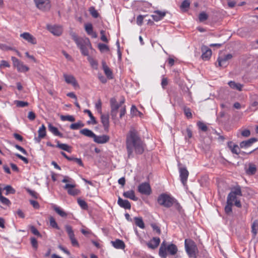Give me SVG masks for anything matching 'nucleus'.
<instances>
[{"mask_svg": "<svg viewBox=\"0 0 258 258\" xmlns=\"http://www.w3.org/2000/svg\"><path fill=\"white\" fill-rule=\"evenodd\" d=\"M125 144L128 158L133 157L134 152L142 154L144 151L145 145L134 128H132L127 134Z\"/></svg>", "mask_w": 258, "mask_h": 258, "instance_id": "f257e3e1", "label": "nucleus"}, {"mask_svg": "<svg viewBox=\"0 0 258 258\" xmlns=\"http://www.w3.org/2000/svg\"><path fill=\"white\" fill-rule=\"evenodd\" d=\"M178 251L177 246L172 243L163 241L159 249V255L161 258H167L168 255H175Z\"/></svg>", "mask_w": 258, "mask_h": 258, "instance_id": "f03ea898", "label": "nucleus"}, {"mask_svg": "<svg viewBox=\"0 0 258 258\" xmlns=\"http://www.w3.org/2000/svg\"><path fill=\"white\" fill-rule=\"evenodd\" d=\"M73 40L76 43L77 46L80 48L82 54L85 56L89 55V48H91V42L88 38L79 37L76 34L72 35Z\"/></svg>", "mask_w": 258, "mask_h": 258, "instance_id": "7ed1b4c3", "label": "nucleus"}, {"mask_svg": "<svg viewBox=\"0 0 258 258\" xmlns=\"http://www.w3.org/2000/svg\"><path fill=\"white\" fill-rule=\"evenodd\" d=\"M185 249L189 257L197 258L199 250L196 243L191 239L184 240Z\"/></svg>", "mask_w": 258, "mask_h": 258, "instance_id": "20e7f679", "label": "nucleus"}, {"mask_svg": "<svg viewBox=\"0 0 258 258\" xmlns=\"http://www.w3.org/2000/svg\"><path fill=\"white\" fill-rule=\"evenodd\" d=\"M175 201V199L166 194H162L160 195L157 199L158 204L166 208H170L172 207Z\"/></svg>", "mask_w": 258, "mask_h": 258, "instance_id": "39448f33", "label": "nucleus"}, {"mask_svg": "<svg viewBox=\"0 0 258 258\" xmlns=\"http://www.w3.org/2000/svg\"><path fill=\"white\" fill-rule=\"evenodd\" d=\"M11 59L14 66L17 68L19 72L24 73L28 71L29 68L16 57L12 56Z\"/></svg>", "mask_w": 258, "mask_h": 258, "instance_id": "423d86ee", "label": "nucleus"}, {"mask_svg": "<svg viewBox=\"0 0 258 258\" xmlns=\"http://www.w3.org/2000/svg\"><path fill=\"white\" fill-rule=\"evenodd\" d=\"M138 190L140 194L147 196L150 195L152 192L150 185L148 182H143L139 184Z\"/></svg>", "mask_w": 258, "mask_h": 258, "instance_id": "0eeeda50", "label": "nucleus"}, {"mask_svg": "<svg viewBox=\"0 0 258 258\" xmlns=\"http://www.w3.org/2000/svg\"><path fill=\"white\" fill-rule=\"evenodd\" d=\"M36 7L42 11H47L50 8L49 0H34Z\"/></svg>", "mask_w": 258, "mask_h": 258, "instance_id": "6e6552de", "label": "nucleus"}, {"mask_svg": "<svg viewBox=\"0 0 258 258\" xmlns=\"http://www.w3.org/2000/svg\"><path fill=\"white\" fill-rule=\"evenodd\" d=\"M179 172L180 180L184 186L186 184L187 180L189 175L188 171L186 167H179Z\"/></svg>", "mask_w": 258, "mask_h": 258, "instance_id": "1a4fd4ad", "label": "nucleus"}, {"mask_svg": "<svg viewBox=\"0 0 258 258\" xmlns=\"http://www.w3.org/2000/svg\"><path fill=\"white\" fill-rule=\"evenodd\" d=\"M66 230L68 233L69 238L71 241L72 244L74 246H78L79 243L77 239L75 237V234L72 228L70 225H66L65 226Z\"/></svg>", "mask_w": 258, "mask_h": 258, "instance_id": "9d476101", "label": "nucleus"}, {"mask_svg": "<svg viewBox=\"0 0 258 258\" xmlns=\"http://www.w3.org/2000/svg\"><path fill=\"white\" fill-rule=\"evenodd\" d=\"M233 203L237 207L240 208L241 207V203L239 200H237L236 196L234 195L233 193L230 192L227 196L226 203L233 205Z\"/></svg>", "mask_w": 258, "mask_h": 258, "instance_id": "9b49d317", "label": "nucleus"}, {"mask_svg": "<svg viewBox=\"0 0 258 258\" xmlns=\"http://www.w3.org/2000/svg\"><path fill=\"white\" fill-rule=\"evenodd\" d=\"M63 78L65 82L69 84H71L75 88L79 87V84L75 78L72 75L63 74Z\"/></svg>", "mask_w": 258, "mask_h": 258, "instance_id": "f8f14e48", "label": "nucleus"}, {"mask_svg": "<svg viewBox=\"0 0 258 258\" xmlns=\"http://www.w3.org/2000/svg\"><path fill=\"white\" fill-rule=\"evenodd\" d=\"M232 55L231 54H228L223 57H219L218 58L219 66L222 67H226L228 64V60L231 59Z\"/></svg>", "mask_w": 258, "mask_h": 258, "instance_id": "ddd939ff", "label": "nucleus"}, {"mask_svg": "<svg viewBox=\"0 0 258 258\" xmlns=\"http://www.w3.org/2000/svg\"><path fill=\"white\" fill-rule=\"evenodd\" d=\"M20 37L31 44H36L37 43V40L35 37L28 32H24L21 34Z\"/></svg>", "mask_w": 258, "mask_h": 258, "instance_id": "4468645a", "label": "nucleus"}, {"mask_svg": "<svg viewBox=\"0 0 258 258\" xmlns=\"http://www.w3.org/2000/svg\"><path fill=\"white\" fill-rule=\"evenodd\" d=\"M75 184H66L64 186V188L67 190L69 195L74 196L78 195L79 192L78 189L75 188Z\"/></svg>", "mask_w": 258, "mask_h": 258, "instance_id": "2eb2a0df", "label": "nucleus"}, {"mask_svg": "<svg viewBox=\"0 0 258 258\" xmlns=\"http://www.w3.org/2000/svg\"><path fill=\"white\" fill-rule=\"evenodd\" d=\"M202 58L205 60H208L210 59L212 55V51L207 46H203L202 47Z\"/></svg>", "mask_w": 258, "mask_h": 258, "instance_id": "dca6fc26", "label": "nucleus"}, {"mask_svg": "<svg viewBox=\"0 0 258 258\" xmlns=\"http://www.w3.org/2000/svg\"><path fill=\"white\" fill-rule=\"evenodd\" d=\"M101 121L103 124L104 131L108 132L109 127V115L108 114H101Z\"/></svg>", "mask_w": 258, "mask_h": 258, "instance_id": "f3484780", "label": "nucleus"}, {"mask_svg": "<svg viewBox=\"0 0 258 258\" xmlns=\"http://www.w3.org/2000/svg\"><path fill=\"white\" fill-rule=\"evenodd\" d=\"M109 138L107 135L97 136L95 135L93 140L98 144H104L109 141Z\"/></svg>", "mask_w": 258, "mask_h": 258, "instance_id": "a211bd4d", "label": "nucleus"}, {"mask_svg": "<svg viewBox=\"0 0 258 258\" xmlns=\"http://www.w3.org/2000/svg\"><path fill=\"white\" fill-rule=\"evenodd\" d=\"M160 243V239L159 237H153L147 243V245L149 248L154 249L156 248Z\"/></svg>", "mask_w": 258, "mask_h": 258, "instance_id": "6ab92c4d", "label": "nucleus"}, {"mask_svg": "<svg viewBox=\"0 0 258 258\" xmlns=\"http://www.w3.org/2000/svg\"><path fill=\"white\" fill-rule=\"evenodd\" d=\"M85 29L87 33L92 36L94 38L97 37V34L95 32H94L93 26L91 23H87L85 25Z\"/></svg>", "mask_w": 258, "mask_h": 258, "instance_id": "aec40b11", "label": "nucleus"}, {"mask_svg": "<svg viewBox=\"0 0 258 258\" xmlns=\"http://www.w3.org/2000/svg\"><path fill=\"white\" fill-rule=\"evenodd\" d=\"M48 29L54 35L59 36L62 33V28L59 26H48Z\"/></svg>", "mask_w": 258, "mask_h": 258, "instance_id": "412c9836", "label": "nucleus"}, {"mask_svg": "<svg viewBox=\"0 0 258 258\" xmlns=\"http://www.w3.org/2000/svg\"><path fill=\"white\" fill-rule=\"evenodd\" d=\"M118 205L121 208L125 209H131V205L128 201L122 199L120 197L118 198Z\"/></svg>", "mask_w": 258, "mask_h": 258, "instance_id": "4be33fe9", "label": "nucleus"}, {"mask_svg": "<svg viewBox=\"0 0 258 258\" xmlns=\"http://www.w3.org/2000/svg\"><path fill=\"white\" fill-rule=\"evenodd\" d=\"M165 15V12L160 11H155L151 16L155 21L158 22L162 20Z\"/></svg>", "mask_w": 258, "mask_h": 258, "instance_id": "5701e85b", "label": "nucleus"}, {"mask_svg": "<svg viewBox=\"0 0 258 258\" xmlns=\"http://www.w3.org/2000/svg\"><path fill=\"white\" fill-rule=\"evenodd\" d=\"M102 69L104 71V72L109 79H111L113 78L112 72L111 70L109 68V67L106 64L105 61H102Z\"/></svg>", "mask_w": 258, "mask_h": 258, "instance_id": "b1692460", "label": "nucleus"}, {"mask_svg": "<svg viewBox=\"0 0 258 258\" xmlns=\"http://www.w3.org/2000/svg\"><path fill=\"white\" fill-rule=\"evenodd\" d=\"M48 130L54 136H58L60 138L63 137L62 134L60 133L57 127L54 126L51 123H48Z\"/></svg>", "mask_w": 258, "mask_h": 258, "instance_id": "393cba45", "label": "nucleus"}, {"mask_svg": "<svg viewBox=\"0 0 258 258\" xmlns=\"http://www.w3.org/2000/svg\"><path fill=\"white\" fill-rule=\"evenodd\" d=\"M51 208L55 212L61 217H66L68 216L67 213L64 212L60 207L56 205L52 204Z\"/></svg>", "mask_w": 258, "mask_h": 258, "instance_id": "a878e982", "label": "nucleus"}, {"mask_svg": "<svg viewBox=\"0 0 258 258\" xmlns=\"http://www.w3.org/2000/svg\"><path fill=\"white\" fill-rule=\"evenodd\" d=\"M228 147L233 154L238 155L240 153V149L237 145L233 144L232 142H228Z\"/></svg>", "mask_w": 258, "mask_h": 258, "instance_id": "bb28decb", "label": "nucleus"}, {"mask_svg": "<svg viewBox=\"0 0 258 258\" xmlns=\"http://www.w3.org/2000/svg\"><path fill=\"white\" fill-rule=\"evenodd\" d=\"M256 141V139L255 138H251L248 140L244 141L240 143V147L241 148H246L249 147L252 145V144Z\"/></svg>", "mask_w": 258, "mask_h": 258, "instance_id": "cd10ccee", "label": "nucleus"}, {"mask_svg": "<svg viewBox=\"0 0 258 258\" xmlns=\"http://www.w3.org/2000/svg\"><path fill=\"white\" fill-rule=\"evenodd\" d=\"M112 246L116 249H123L125 247V244L123 241L120 239H116L111 242Z\"/></svg>", "mask_w": 258, "mask_h": 258, "instance_id": "c85d7f7f", "label": "nucleus"}, {"mask_svg": "<svg viewBox=\"0 0 258 258\" xmlns=\"http://www.w3.org/2000/svg\"><path fill=\"white\" fill-rule=\"evenodd\" d=\"M123 196L124 197L130 199L134 201H137L138 200V198L136 197L135 191L133 190H130L124 192L123 193Z\"/></svg>", "mask_w": 258, "mask_h": 258, "instance_id": "c756f323", "label": "nucleus"}, {"mask_svg": "<svg viewBox=\"0 0 258 258\" xmlns=\"http://www.w3.org/2000/svg\"><path fill=\"white\" fill-rule=\"evenodd\" d=\"M80 133L86 137L94 139L95 134L91 130L88 128H84L80 131Z\"/></svg>", "mask_w": 258, "mask_h": 258, "instance_id": "7c9ffc66", "label": "nucleus"}, {"mask_svg": "<svg viewBox=\"0 0 258 258\" xmlns=\"http://www.w3.org/2000/svg\"><path fill=\"white\" fill-rule=\"evenodd\" d=\"M38 133V138H39L38 142H39L41 139L44 138L46 136V127L44 124H42L41 126L39 127Z\"/></svg>", "mask_w": 258, "mask_h": 258, "instance_id": "2f4dec72", "label": "nucleus"}, {"mask_svg": "<svg viewBox=\"0 0 258 258\" xmlns=\"http://www.w3.org/2000/svg\"><path fill=\"white\" fill-rule=\"evenodd\" d=\"M256 171V166L252 163L248 165V168L246 170V173L248 175L254 174Z\"/></svg>", "mask_w": 258, "mask_h": 258, "instance_id": "473e14b6", "label": "nucleus"}, {"mask_svg": "<svg viewBox=\"0 0 258 258\" xmlns=\"http://www.w3.org/2000/svg\"><path fill=\"white\" fill-rule=\"evenodd\" d=\"M228 84L231 88L238 91H241L243 87L242 85L239 83H236L234 81H230Z\"/></svg>", "mask_w": 258, "mask_h": 258, "instance_id": "72a5a7b5", "label": "nucleus"}, {"mask_svg": "<svg viewBox=\"0 0 258 258\" xmlns=\"http://www.w3.org/2000/svg\"><path fill=\"white\" fill-rule=\"evenodd\" d=\"M57 144L56 145V147L68 152H71V147L70 146L66 144L60 143L59 141H57Z\"/></svg>", "mask_w": 258, "mask_h": 258, "instance_id": "f704fd0d", "label": "nucleus"}, {"mask_svg": "<svg viewBox=\"0 0 258 258\" xmlns=\"http://www.w3.org/2000/svg\"><path fill=\"white\" fill-rule=\"evenodd\" d=\"M134 220L136 225L141 229L145 228V224L143 219L141 217H135Z\"/></svg>", "mask_w": 258, "mask_h": 258, "instance_id": "c9c22d12", "label": "nucleus"}, {"mask_svg": "<svg viewBox=\"0 0 258 258\" xmlns=\"http://www.w3.org/2000/svg\"><path fill=\"white\" fill-rule=\"evenodd\" d=\"M84 126V124L81 121H79L76 123H72L70 125V128L72 130H78Z\"/></svg>", "mask_w": 258, "mask_h": 258, "instance_id": "e433bc0d", "label": "nucleus"}, {"mask_svg": "<svg viewBox=\"0 0 258 258\" xmlns=\"http://www.w3.org/2000/svg\"><path fill=\"white\" fill-rule=\"evenodd\" d=\"M88 60L89 61L90 65L93 69L95 70H97L98 69V64L97 61L95 59H94L91 56H88Z\"/></svg>", "mask_w": 258, "mask_h": 258, "instance_id": "4c0bfd02", "label": "nucleus"}, {"mask_svg": "<svg viewBox=\"0 0 258 258\" xmlns=\"http://www.w3.org/2000/svg\"><path fill=\"white\" fill-rule=\"evenodd\" d=\"M98 48L101 52L109 51V47L107 45L103 43H99L98 44Z\"/></svg>", "mask_w": 258, "mask_h": 258, "instance_id": "58836bf2", "label": "nucleus"}, {"mask_svg": "<svg viewBox=\"0 0 258 258\" xmlns=\"http://www.w3.org/2000/svg\"><path fill=\"white\" fill-rule=\"evenodd\" d=\"M257 109H258V101H254L250 104L247 110L255 111Z\"/></svg>", "mask_w": 258, "mask_h": 258, "instance_id": "ea45409f", "label": "nucleus"}, {"mask_svg": "<svg viewBox=\"0 0 258 258\" xmlns=\"http://www.w3.org/2000/svg\"><path fill=\"white\" fill-rule=\"evenodd\" d=\"M84 112L87 113V114H88L89 117H90L91 120V123L93 124H96L97 123V121L95 119V118L93 116L92 113L90 111V110L86 109L84 110ZM88 123L90 124L91 123V122L90 121H88Z\"/></svg>", "mask_w": 258, "mask_h": 258, "instance_id": "a19ab883", "label": "nucleus"}, {"mask_svg": "<svg viewBox=\"0 0 258 258\" xmlns=\"http://www.w3.org/2000/svg\"><path fill=\"white\" fill-rule=\"evenodd\" d=\"M110 105H111V109L116 110L118 109L119 107L120 106V104H119L115 99L112 98L110 100Z\"/></svg>", "mask_w": 258, "mask_h": 258, "instance_id": "79ce46f5", "label": "nucleus"}, {"mask_svg": "<svg viewBox=\"0 0 258 258\" xmlns=\"http://www.w3.org/2000/svg\"><path fill=\"white\" fill-rule=\"evenodd\" d=\"M14 103L16 104L17 107H24L26 106H28L29 103L28 102L20 101V100H15L14 101Z\"/></svg>", "mask_w": 258, "mask_h": 258, "instance_id": "37998d69", "label": "nucleus"}, {"mask_svg": "<svg viewBox=\"0 0 258 258\" xmlns=\"http://www.w3.org/2000/svg\"><path fill=\"white\" fill-rule=\"evenodd\" d=\"M257 227H258V220H255L251 225V232L254 237L255 236L257 233Z\"/></svg>", "mask_w": 258, "mask_h": 258, "instance_id": "c03bdc74", "label": "nucleus"}, {"mask_svg": "<svg viewBox=\"0 0 258 258\" xmlns=\"http://www.w3.org/2000/svg\"><path fill=\"white\" fill-rule=\"evenodd\" d=\"M49 222L50 225L51 227L55 228L58 230L59 229V226H58L56 222L55 221V219L53 217H50L49 218Z\"/></svg>", "mask_w": 258, "mask_h": 258, "instance_id": "a18cd8bd", "label": "nucleus"}, {"mask_svg": "<svg viewBox=\"0 0 258 258\" xmlns=\"http://www.w3.org/2000/svg\"><path fill=\"white\" fill-rule=\"evenodd\" d=\"M69 161H73L81 166H83V163L81 158H75L74 156L70 157V159H69Z\"/></svg>", "mask_w": 258, "mask_h": 258, "instance_id": "49530a36", "label": "nucleus"}, {"mask_svg": "<svg viewBox=\"0 0 258 258\" xmlns=\"http://www.w3.org/2000/svg\"><path fill=\"white\" fill-rule=\"evenodd\" d=\"M60 119L62 121H74L75 120V117L73 115H61Z\"/></svg>", "mask_w": 258, "mask_h": 258, "instance_id": "de8ad7c7", "label": "nucleus"}, {"mask_svg": "<svg viewBox=\"0 0 258 258\" xmlns=\"http://www.w3.org/2000/svg\"><path fill=\"white\" fill-rule=\"evenodd\" d=\"M197 126L203 132H205L208 130V127L206 124L202 121H198L197 122Z\"/></svg>", "mask_w": 258, "mask_h": 258, "instance_id": "09e8293b", "label": "nucleus"}, {"mask_svg": "<svg viewBox=\"0 0 258 258\" xmlns=\"http://www.w3.org/2000/svg\"><path fill=\"white\" fill-rule=\"evenodd\" d=\"M0 202L5 205L9 206L11 204L10 201L7 198L3 196L2 193L0 195Z\"/></svg>", "mask_w": 258, "mask_h": 258, "instance_id": "8fccbe9b", "label": "nucleus"}, {"mask_svg": "<svg viewBox=\"0 0 258 258\" xmlns=\"http://www.w3.org/2000/svg\"><path fill=\"white\" fill-rule=\"evenodd\" d=\"M89 11L93 17L97 18L98 17L99 14L94 7H90L89 8Z\"/></svg>", "mask_w": 258, "mask_h": 258, "instance_id": "3c124183", "label": "nucleus"}, {"mask_svg": "<svg viewBox=\"0 0 258 258\" xmlns=\"http://www.w3.org/2000/svg\"><path fill=\"white\" fill-rule=\"evenodd\" d=\"M26 190L33 198L37 199L38 198L39 195L35 191L31 190L28 188H26Z\"/></svg>", "mask_w": 258, "mask_h": 258, "instance_id": "603ef678", "label": "nucleus"}, {"mask_svg": "<svg viewBox=\"0 0 258 258\" xmlns=\"http://www.w3.org/2000/svg\"><path fill=\"white\" fill-rule=\"evenodd\" d=\"M230 193H233V194H234V195H236V196H242L241 190L240 187L239 186L235 187L233 189V190L230 192Z\"/></svg>", "mask_w": 258, "mask_h": 258, "instance_id": "864d4df0", "label": "nucleus"}, {"mask_svg": "<svg viewBox=\"0 0 258 258\" xmlns=\"http://www.w3.org/2000/svg\"><path fill=\"white\" fill-rule=\"evenodd\" d=\"M233 205L230 204H227L225 207V213L228 215H230L232 214V207Z\"/></svg>", "mask_w": 258, "mask_h": 258, "instance_id": "5fc2aeb1", "label": "nucleus"}, {"mask_svg": "<svg viewBox=\"0 0 258 258\" xmlns=\"http://www.w3.org/2000/svg\"><path fill=\"white\" fill-rule=\"evenodd\" d=\"M4 189L6 191V195H9V194H13L15 192V190L11 185H7L5 187Z\"/></svg>", "mask_w": 258, "mask_h": 258, "instance_id": "6e6d98bb", "label": "nucleus"}, {"mask_svg": "<svg viewBox=\"0 0 258 258\" xmlns=\"http://www.w3.org/2000/svg\"><path fill=\"white\" fill-rule=\"evenodd\" d=\"M78 203L82 209L86 210L88 208V205L85 201L79 199L78 200Z\"/></svg>", "mask_w": 258, "mask_h": 258, "instance_id": "4d7b16f0", "label": "nucleus"}, {"mask_svg": "<svg viewBox=\"0 0 258 258\" xmlns=\"http://www.w3.org/2000/svg\"><path fill=\"white\" fill-rule=\"evenodd\" d=\"M190 3L188 0H184L180 6V8L182 10H186L189 7Z\"/></svg>", "mask_w": 258, "mask_h": 258, "instance_id": "13d9d810", "label": "nucleus"}, {"mask_svg": "<svg viewBox=\"0 0 258 258\" xmlns=\"http://www.w3.org/2000/svg\"><path fill=\"white\" fill-rule=\"evenodd\" d=\"M31 232L35 235L37 236L38 237H41V234L38 231V230L34 226H31L30 227Z\"/></svg>", "mask_w": 258, "mask_h": 258, "instance_id": "bf43d9fd", "label": "nucleus"}, {"mask_svg": "<svg viewBox=\"0 0 258 258\" xmlns=\"http://www.w3.org/2000/svg\"><path fill=\"white\" fill-rule=\"evenodd\" d=\"M10 64L9 63V62H8L7 61L5 60H2L1 61L0 69H4L5 68H10Z\"/></svg>", "mask_w": 258, "mask_h": 258, "instance_id": "052dcab7", "label": "nucleus"}, {"mask_svg": "<svg viewBox=\"0 0 258 258\" xmlns=\"http://www.w3.org/2000/svg\"><path fill=\"white\" fill-rule=\"evenodd\" d=\"M199 19L200 22H203L208 19V15L205 12H202L200 14Z\"/></svg>", "mask_w": 258, "mask_h": 258, "instance_id": "680f3d73", "label": "nucleus"}, {"mask_svg": "<svg viewBox=\"0 0 258 258\" xmlns=\"http://www.w3.org/2000/svg\"><path fill=\"white\" fill-rule=\"evenodd\" d=\"M174 208L177 210L179 213L182 212V207L180 205V204L177 202V200L175 199V201L173 205Z\"/></svg>", "mask_w": 258, "mask_h": 258, "instance_id": "e2e57ef3", "label": "nucleus"}, {"mask_svg": "<svg viewBox=\"0 0 258 258\" xmlns=\"http://www.w3.org/2000/svg\"><path fill=\"white\" fill-rule=\"evenodd\" d=\"M102 103L100 100H99L95 104V107L97 109L99 113L100 114L102 113V109H101Z\"/></svg>", "mask_w": 258, "mask_h": 258, "instance_id": "0e129e2a", "label": "nucleus"}, {"mask_svg": "<svg viewBox=\"0 0 258 258\" xmlns=\"http://www.w3.org/2000/svg\"><path fill=\"white\" fill-rule=\"evenodd\" d=\"M31 243L32 246L35 249L38 247V243L36 239L34 237H31L30 238Z\"/></svg>", "mask_w": 258, "mask_h": 258, "instance_id": "69168bd1", "label": "nucleus"}, {"mask_svg": "<svg viewBox=\"0 0 258 258\" xmlns=\"http://www.w3.org/2000/svg\"><path fill=\"white\" fill-rule=\"evenodd\" d=\"M151 227H152L153 230L155 231L158 234H161V230L159 227L156 225L155 224H152Z\"/></svg>", "mask_w": 258, "mask_h": 258, "instance_id": "338daca9", "label": "nucleus"}, {"mask_svg": "<svg viewBox=\"0 0 258 258\" xmlns=\"http://www.w3.org/2000/svg\"><path fill=\"white\" fill-rule=\"evenodd\" d=\"M100 34H101V38H100L101 40L103 42H108V39L105 35V31H104L103 30H101Z\"/></svg>", "mask_w": 258, "mask_h": 258, "instance_id": "774afa93", "label": "nucleus"}]
</instances>
